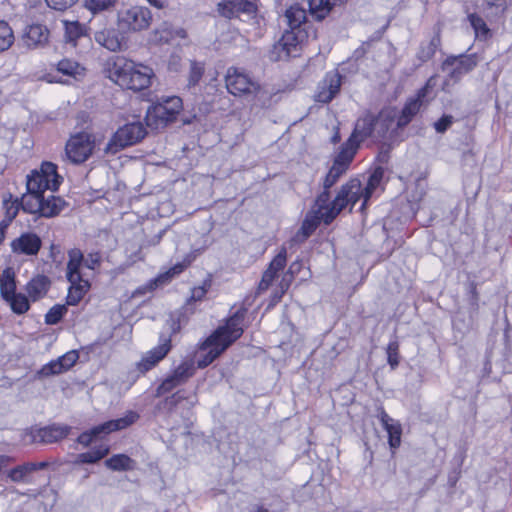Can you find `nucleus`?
<instances>
[{"label": "nucleus", "instance_id": "obj_39", "mask_svg": "<svg viewBox=\"0 0 512 512\" xmlns=\"http://www.w3.org/2000/svg\"><path fill=\"white\" fill-rule=\"evenodd\" d=\"M16 292L15 273L11 268L3 271V281L0 286V293L3 299Z\"/></svg>", "mask_w": 512, "mask_h": 512}, {"label": "nucleus", "instance_id": "obj_32", "mask_svg": "<svg viewBox=\"0 0 512 512\" xmlns=\"http://www.w3.org/2000/svg\"><path fill=\"white\" fill-rule=\"evenodd\" d=\"M329 212L330 209H328V211H325L324 214L316 213L314 211L309 212L301 225V229L303 230L304 234L310 237L321 222H324V224L326 225L332 223V221H328L326 219L327 213Z\"/></svg>", "mask_w": 512, "mask_h": 512}, {"label": "nucleus", "instance_id": "obj_28", "mask_svg": "<svg viewBox=\"0 0 512 512\" xmlns=\"http://www.w3.org/2000/svg\"><path fill=\"white\" fill-rule=\"evenodd\" d=\"M40 216L51 218L57 216L66 206V202L61 198L50 195L47 198L42 194Z\"/></svg>", "mask_w": 512, "mask_h": 512}, {"label": "nucleus", "instance_id": "obj_31", "mask_svg": "<svg viewBox=\"0 0 512 512\" xmlns=\"http://www.w3.org/2000/svg\"><path fill=\"white\" fill-rule=\"evenodd\" d=\"M65 41L76 46L78 39L86 36V27L78 21H63Z\"/></svg>", "mask_w": 512, "mask_h": 512}, {"label": "nucleus", "instance_id": "obj_47", "mask_svg": "<svg viewBox=\"0 0 512 512\" xmlns=\"http://www.w3.org/2000/svg\"><path fill=\"white\" fill-rule=\"evenodd\" d=\"M331 207L332 202H330L329 189H324L323 192L317 196L312 211L324 214V212L328 211Z\"/></svg>", "mask_w": 512, "mask_h": 512}, {"label": "nucleus", "instance_id": "obj_19", "mask_svg": "<svg viewBox=\"0 0 512 512\" xmlns=\"http://www.w3.org/2000/svg\"><path fill=\"white\" fill-rule=\"evenodd\" d=\"M256 10V5L249 0H222L218 4L219 14L228 19L238 17L240 13L252 16Z\"/></svg>", "mask_w": 512, "mask_h": 512}, {"label": "nucleus", "instance_id": "obj_37", "mask_svg": "<svg viewBox=\"0 0 512 512\" xmlns=\"http://www.w3.org/2000/svg\"><path fill=\"white\" fill-rule=\"evenodd\" d=\"M105 465L113 471H129L134 468L135 461L125 454H116L107 459Z\"/></svg>", "mask_w": 512, "mask_h": 512}, {"label": "nucleus", "instance_id": "obj_10", "mask_svg": "<svg viewBox=\"0 0 512 512\" xmlns=\"http://www.w3.org/2000/svg\"><path fill=\"white\" fill-rule=\"evenodd\" d=\"M478 64L476 54H460L458 56L451 55L447 57L442 65V71L447 73L446 83L452 81L459 82L462 77L472 71Z\"/></svg>", "mask_w": 512, "mask_h": 512}, {"label": "nucleus", "instance_id": "obj_40", "mask_svg": "<svg viewBox=\"0 0 512 512\" xmlns=\"http://www.w3.org/2000/svg\"><path fill=\"white\" fill-rule=\"evenodd\" d=\"M108 452L109 448L107 446L101 445L97 448L92 449L91 451L79 454L77 462L93 464L104 458L108 454Z\"/></svg>", "mask_w": 512, "mask_h": 512}, {"label": "nucleus", "instance_id": "obj_17", "mask_svg": "<svg viewBox=\"0 0 512 512\" xmlns=\"http://www.w3.org/2000/svg\"><path fill=\"white\" fill-rule=\"evenodd\" d=\"M172 348L171 344V336H160V343L157 347H154L150 351H148L138 362L137 368L140 372L145 373L152 368H154L161 360H163L166 355L170 352Z\"/></svg>", "mask_w": 512, "mask_h": 512}, {"label": "nucleus", "instance_id": "obj_63", "mask_svg": "<svg viewBox=\"0 0 512 512\" xmlns=\"http://www.w3.org/2000/svg\"><path fill=\"white\" fill-rule=\"evenodd\" d=\"M309 238L308 235L304 234L303 230L300 228L297 233L294 235V237L291 239L294 243H303Z\"/></svg>", "mask_w": 512, "mask_h": 512}, {"label": "nucleus", "instance_id": "obj_33", "mask_svg": "<svg viewBox=\"0 0 512 512\" xmlns=\"http://www.w3.org/2000/svg\"><path fill=\"white\" fill-rule=\"evenodd\" d=\"M441 45V37L440 32H436L435 35L428 41L422 42L419 51L417 53V58L421 62H427L430 60L436 53L437 49Z\"/></svg>", "mask_w": 512, "mask_h": 512}, {"label": "nucleus", "instance_id": "obj_12", "mask_svg": "<svg viewBox=\"0 0 512 512\" xmlns=\"http://www.w3.org/2000/svg\"><path fill=\"white\" fill-rule=\"evenodd\" d=\"M95 146L94 137L86 132L73 135L66 144V155L72 163L79 164L86 161L92 154Z\"/></svg>", "mask_w": 512, "mask_h": 512}, {"label": "nucleus", "instance_id": "obj_7", "mask_svg": "<svg viewBox=\"0 0 512 512\" xmlns=\"http://www.w3.org/2000/svg\"><path fill=\"white\" fill-rule=\"evenodd\" d=\"M360 199L364 200V187L358 178H352L341 186L326 219L333 221L348 205L354 206Z\"/></svg>", "mask_w": 512, "mask_h": 512}, {"label": "nucleus", "instance_id": "obj_11", "mask_svg": "<svg viewBox=\"0 0 512 512\" xmlns=\"http://www.w3.org/2000/svg\"><path fill=\"white\" fill-rule=\"evenodd\" d=\"M139 415L134 411H129L124 417L109 420L103 424L95 426L90 431L83 432L78 437V442L84 446H88L94 438L102 434H109L114 431L122 430L135 423Z\"/></svg>", "mask_w": 512, "mask_h": 512}, {"label": "nucleus", "instance_id": "obj_59", "mask_svg": "<svg viewBox=\"0 0 512 512\" xmlns=\"http://www.w3.org/2000/svg\"><path fill=\"white\" fill-rule=\"evenodd\" d=\"M276 277V274L272 273L269 270H265L263 273L262 279L259 283L258 290L259 291H265L269 288L271 283L273 282L274 278Z\"/></svg>", "mask_w": 512, "mask_h": 512}, {"label": "nucleus", "instance_id": "obj_50", "mask_svg": "<svg viewBox=\"0 0 512 512\" xmlns=\"http://www.w3.org/2000/svg\"><path fill=\"white\" fill-rule=\"evenodd\" d=\"M287 262V251L286 248H282L279 253L273 258L271 263L269 264V267L267 270L271 271L272 273L276 274L281 271Z\"/></svg>", "mask_w": 512, "mask_h": 512}, {"label": "nucleus", "instance_id": "obj_64", "mask_svg": "<svg viewBox=\"0 0 512 512\" xmlns=\"http://www.w3.org/2000/svg\"><path fill=\"white\" fill-rule=\"evenodd\" d=\"M11 223H12V220H10L9 218H7L5 216L4 219L0 222V236L5 237L6 230Z\"/></svg>", "mask_w": 512, "mask_h": 512}, {"label": "nucleus", "instance_id": "obj_8", "mask_svg": "<svg viewBox=\"0 0 512 512\" xmlns=\"http://www.w3.org/2000/svg\"><path fill=\"white\" fill-rule=\"evenodd\" d=\"M147 134L141 122H132L120 127L105 147L108 154H116L120 150L140 142Z\"/></svg>", "mask_w": 512, "mask_h": 512}, {"label": "nucleus", "instance_id": "obj_58", "mask_svg": "<svg viewBox=\"0 0 512 512\" xmlns=\"http://www.w3.org/2000/svg\"><path fill=\"white\" fill-rule=\"evenodd\" d=\"M100 261L101 257L99 253H90L84 258L83 264L85 267L94 270L100 265Z\"/></svg>", "mask_w": 512, "mask_h": 512}, {"label": "nucleus", "instance_id": "obj_20", "mask_svg": "<svg viewBox=\"0 0 512 512\" xmlns=\"http://www.w3.org/2000/svg\"><path fill=\"white\" fill-rule=\"evenodd\" d=\"M78 358V352L76 350H71L58 359L44 365L39 373L44 377L60 374L71 368L76 363Z\"/></svg>", "mask_w": 512, "mask_h": 512}, {"label": "nucleus", "instance_id": "obj_34", "mask_svg": "<svg viewBox=\"0 0 512 512\" xmlns=\"http://www.w3.org/2000/svg\"><path fill=\"white\" fill-rule=\"evenodd\" d=\"M307 13L299 5H293L286 10L285 19L291 30H296L306 21Z\"/></svg>", "mask_w": 512, "mask_h": 512}, {"label": "nucleus", "instance_id": "obj_25", "mask_svg": "<svg viewBox=\"0 0 512 512\" xmlns=\"http://www.w3.org/2000/svg\"><path fill=\"white\" fill-rule=\"evenodd\" d=\"M358 148V143L353 142L352 139H348L341 146L340 152L335 157L333 164L347 171Z\"/></svg>", "mask_w": 512, "mask_h": 512}, {"label": "nucleus", "instance_id": "obj_13", "mask_svg": "<svg viewBox=\"0 0 512 512\" xmlns=\"http://www.w3.org/2000/svg\"><path fill=\"white\" fill-rule=\"evenodd\" d=\"M94 39L100 46L111 52H120L127 47L128 38L124 30L117 28H104L95 32Z\"/></svg>", "mask_w": 512, "mask_h": 512}, {"label": "nucleus", "instance_id": "obj_44", "mask_svg": "<svg viewBox=\"0 0 512 512\" xmlns=\"http://www.w3.org/2000/svg\"><path fill=\"white\" fill-rule=\"evenodd\" d=\"M14 42V34L8 23L0 21V51L7 50Z\"/></svg>", "mask_w": 512, "mask_h": 512}, {"label": "nucleus", "instance_id": "obj_54", "mask_svg": "<svg viewBox=\"0 0 512 512\" xmlns=\"http://www.w3.org/2000/svg\"><path fill=\"white\" fill-rule=\"evenodd\" d=\"M47 5L57 11H65L72 7L77 0H45Z\"/></svg>", "mask_w": 512, "mask_h": 512}, {"label": "nucleus", "instance_id": "obj_15", "mask_svg": "<svg viewBox=\"0 0 512 512\" xmlns=\"http://www.w3.org/2000/svg\"><path fill=\"white\" fill-rule=\"evenodd\" d=\"M300 52V43L294 30L286 31L271 52L274 61L287 60L296 57Z\"/></svg>", "mask_w": 512, "mask_h": 512}, {"label": "nucleus", "instance_id": "obj_60", "mask_svg": "<svg viewBox=\"0 0 512 512\" xmlns=\"http://www.w3.org/2000/svg\"><path fill=\"white\" fill-rule=\"evenodd\" d=\"M434 84H435V78L434 77L429 78L426 85L418 91V93H417L418 97L425 99L428 95L430 88H432L434 86Z\"/></svg>", "mask_w": 512, "mask_h": 512}, {"label": "nucleus", "instance_id": "obj_27", "mask_svg": "<svg viewBox=\"0 0 512 512\" xmlns=\"http://www.w3.org/2000/svg\"><path fill=\"white\" fill-rule=\"evenodd\" d=\"M69 261L67 263V279L70 283L82 281L80 266L83 263L84 255L80 249H71L68 253Z\"/></svg>", "mask_w": 512, "mask_h": 512}, {"label": "nucleus", "instance_id": "obj_9", "mask_svg": "<svg viewBox=\"0 0 512 512\" xmlns=\"http://www.w3.org/2000/svg\"><path fill=\"white\" fill-rule=\"evenodd\" d=\"M196 373V366L193 359H185L163 379L156 389V396L160 397L184 385Z\"/></svg>", "mask_w": 512, "mask_h": 512}, {"label": "nucleus", "instance_id": "obj_51", "mask_svg": "<svg viewBox=\"0 0 512 512\" xmlns=\"http://www.w3.org/2000/svg\"><path fill=\"white\" fill-rule=\"evenodd\" d=\"M204 73V67L196 61H192L190 64L189 72V86H195L199 83Z\"/></svg>", "mask_w": 512, "mask_h": 512}, {"label": "nucleus", "instance_id": "obj_55", "mask_svg": "<svg viewBox=\"0 0 512 512\" xmlns=\"http://www.w3.org/2000/svg\"><path fill=\"white\" fill-rule=\"evenodd\" d=\"M454 117L452 115H443L434 123V128L438 133H444L453 124Z\"/></svg>", "mask_w": 512, "mask_h": 512}, {"label": "nucleus", "instance_id": "obj_57", "mask_svg": "<svg viewBox=\"0 0 512 512\" xmlns=\"http://www.w3.org/2000/svg\"><path fill=\"white\" fill-rule=\"evenodd\" d=\"M387 356H388V363L394 369L399 363V361H398V344L397 343L392 342L388 345Z\"/></svg>", "mask_w": 512, "mask_h": 512}, {"label": "nucleus", "instance_id": "obj_62", "mask_svg": "<svg viewBox=\"0 0 512 512\" xmlns=\"http://www.w3.org/2000/svg\"><path fill=\"white\" fill-rule=\"evenodd\" d=\"M206 294V290L203 287H196L192 290L191 298L195 301L201 300Z\"/></svg>", "mask_w": 512, "mask_h": 512}, {"label": "nucleus", "instance_id": "obj_61", "mask_svg": "<svg viewBox=\"0 0 512 512\" xmlns=\"http://www.w3.org/2000/svg\"><path fill=\"white\" fill-rule=\"evenodd\" d=\"M379 419H380V421H381V423H382L384 428L389 427V426L397 423V421L392 419L383 409L379 413Z\"/></svg>", "mask_w": 512, "mask_h": 512}, {"label": "nucleus", "instance_id": "obj_41", "mask_svg": "<svg viewBox=\"0 0 512 512\" xmlns=\"http://www.w3.org/2000/svg\"><path fill=\"white\" fill-rule=\"evenodd\" d=\"M117 4L118 0H84V6L93 14L110 11Z\"/></svg>", "mask_w": 512, "mask_h": 512}, {"label": "nucleus", "instance_id": "obj_35", "mask_svg": "<svg viewBox=\"0 0 512 512\" xmlns=\"http://www.w3.org/2000/svg\"><path fill=\"white\" fill-rule=\"evenodd\" d=\"M89 286L88 281L83 279L82 281H75L74 283H71L66 297L67 305H77L88 291Z\"/></svg>", "mask_w": 512, "mask_h": 512}, {"label": "nucleus", "instance_id": "obj_4", "mask_svg": "<svg viewBox=\"0 0 512 512\" xmlns=\"http://www.w3.org/2000/svg\"><path fill=\"white\" fill-rule=\"evenodd\" d=\"M225 83L228 91L235 96H253L255 105L261 107L269 103V93L237 68L230 67L227 70Z\"/></svg>", "mask_w": 512, "mask_h": 512}, {"label": "nucleus", "instance_id": "obj_43", "mask_svg": "<svg viewBox=\"0 0 512 512\" xmlns=\"http://www.w3.org/2000/svg\"><path fill=\"white\" fill-rule=\"evenodd\" d=\"M468 18L476 36L486 39L489 36L490 30L483 18L477 14H470Z\"/></svg>", "mask_w": 512, "mask_h": 512}, {"label": "nucleus", "instance_id": "obj_49", "mask_svg": "<svg viewBox=\"0 0 512 512\" xmlns=\"http://www.w3.org/2000/svg\"><path fill=\"white\" fill-rule=\"evenodd\" d=\"M346 171L339 166L332 165L323 181V189H330Z\"/></svg>", "mask_w": 512, "mask_h": 512}, {"label": "nucleus", "instance_id": "obj_48", "mask_svg": "<svg viewBox=\"0 0 512 512\" xmlns=\"http://www.w3.org/2000/svg\"><path fill=\"white\" fill-rule=\"evenodd\" d=\"M32 472V466H26L23 464L10 470L8 476L13 482H27V476Z\"/></svg>", "mask_w": 512, "mask_h": 512}, {"label": "nucleus", "instance_id": "obj_45", "mask_svg": "<svg viewBox=\"0 0 512 512\" xmlns=\"http://www.w3.org/2000/svg\"><path fill=\"white\" fill-rule=\"evenodd\" d=\"M68 309L65 305H54L45 315V323L48 325H55L60 322L63 316L67 313Z\"/></svg>", "mask_w": 512, "mask_h": 512}, {"label": "nucleus", "instance_id": "obj_38", "mask_svg": "<svg viewBox=\"0 0 512 512\" xmlns=\"http://www.w3.org/2000/svg\"><path fill=\"white\" fill-rule=\"evenodd\" d=\"M4 300L9 303L12 311L16 314H24L30 309L29 300L24 294L15 292Z\"/></svg>", "mask_w": 512, "mask_h": 512}, {"label": "nucleus", "instance_id": "obj_53", "mask_svg": "<svg viewBox=\"0 0 512 512\" xmlns=\"http://www.w3.org/2000/svg\"><path fill=\"white\" fill-rule=\"evenodd\" d=\"M188 265H189V262L175 264L169 271H167L165 274L161 275L158 278V281L163 283L167 280H170L175 275L180 274Z\"/></svg>", "mask_w": 512, "mask_h": 512}, {"label": "nucleus", "instance_id": "obj_21", "mask_svg": "<svg viewBox=\"0 0 512 512\" xmlns=\"http://www.w3.org/2000/svg\"><path fill=\"white\" fill-rule=\"evenodd\" d=\"M376 116L367 111L363 116L357 119L353 132L348 139H352L353 142L360 143L371 137L375 131Z\"/></svg>", "mask_w": 512, "mask_h": 512}, {"label": "nucleus", "instance_id": "obj_2", "mask_svg": "<svg viewBox=\"0 0 512 512\" xmlns=\"http://www.w3.org/2000/svg\"><path fill=\"white\" fill-rule=\"evenodd\" d=\"M61 179L55 164L42 163L39 171L35 170L27 177V194L23 195L20 203L23 211L40 216L42 194L46 190L56 191Z\"/></svg>", "mask_w": 512, "mask_h": 512}, {"label": "nucleus", "instance_id": "obj_36", "mask_svg": "<svg viewBox=\"0 0 512 512\" xmlns=\"http://www.w3.org/2000/svg\"><path fill=\"white\" fill-rule=\"evenodd\" d=\"M334 4L335 0H308L310 14L317 20L324 19Z\"/></svg>", "mask_w": 512, "mask_h": 512}, {"label": "nucleus", "instance_id": "obj_30", "mask_svg": "<svg viewBox=\"0 0 512 512\" xmlns=\"http://www.w3.org/2000/svg\"><path fill=\"white\" fill-rule=\"evenodd\" d=\"M383 176H384V169L380 166L375 168L374 171L369 176L367 184L364 187V202L362 203V205L360 207L361 212L365 211L366 205H367L369 199L372 197L375 190L379 187V185L383 179Z\"/></svg>", "mask_w": 512, "mask_h": 512}, {"label": "nucleus", "instance_id": "obj_23", "mask_svg": "<svg viewBox=\"0 0 512 512\" xmlns=\"http://www.w3.org/2000/svg\"><path fill=\"white\" fill-rule=\"evenodd\" d=\"M49 38V30L41 24H33L26 28L23 41L29 48H37L45 45Z\"/></svg>", "mask_w": 512, "mask_h": 512}, {"label": "nucleus", "instance_id": "obj_3", "mask_svg": "<svg viewBox=\"0 0 512 512\" xmlns=\"http://www.w3.org/2000/svg\"><path fill=\"white\" fill-rule=\"evenodd\" d=\"M109 79L124 89L140 91L151 84L152 70L146 66L137 65L123 57H116L107 63Z\"/></svg>", "mask_w": 512, "mask_h": 512}, {"label": "nucleus", "instance_id": "obj_26", "mask_svg": "<svg viewBox=\"0 0 512 512\" xmlns=\"http://www.w3.org/2000/svg\"><path fill=\"white\" fill-rule=\"evenodd\" d=\"M50 280L47 276L37 275L32 278L26 285V291L32 301L44 297L50 287Z\"/></svg>", "mask_w": 512, "mask_h": 512}, {"label": "nucleus", "instance_id": "obj_1", "mask_svg": "<svg viewBox=\"0 0 512 512\" xmlns=\"http://www.w3.org/2000/svg\"><path fill=\"white\" fill-rule=\"evenodd\" d=\"M246 314L245 309L236 311L224 326L217 328L200 346L206 352L197 361L198 368H205L219 357L233 342L243 334L242 324Z\"/></svg>", "mask_w": 512, "mask_h": 512}, {"label": "nucleus", "instance_id": "obj_29", "mask_svg": "<svg viewBox=\"0 0 512 512\" xmlns=\"http://www.w3.org/2000/svg\"><path fill=\"white\" fill-rule=\"evenodd\" d=\"M424 99L416 98L410 99L402 109L400 116L397 119V127L403 128L410 123L412 118L419 112Z\"/></svg>", "mask_w": 512, "mask_h": 512}, {"label": "nucleus", "instance_id": "obj_52", "mask_svg": "<svg viewBox=\"0 0 512 512\" xmlns=\"http://www.w3.org/2000/svg\"><path fill=\"white\" fill-rule=\"evenodd\" d=\"M79 68L80 66L77 62L69 59L61 60L57 66L59 72L69 76L76 74Z\"/></svg>", "mask_w": 512, "mask_h": 512}, {"label": "nucleus", "instance_id": "obj_22", "mask_svg": "<svg viewBox=\"0 0 512 512\" xmlns=\"http://www.w3.org/2000/svg\"><path fill=\"white\" fill-rule=\"evenodd\" d=\"M186 402L187 408H192L197 403L196 395L185 396L183 391H177L171 396L166 397L157 405L158 410L164 411L168 416H171L177 409L178 405Z\"/></svg>", "mask_w": 512, "mask_h": 512}, {"label": "nucleus", "instance_id": "obj_16", "mask_svg": "<svg viewBox=\"0 0 512 512\" xmlns=\"http://www.w3.org/2000/svg\"><path fill=\"white\" fill-rule=\"evenodd\" d=\"M172 348L171 344V336H160V343L157 347H154L150 351H148L138 362L137 368L140 372L145 373L152 368H154L161 360H163L166 355L170 352Z\"/></svg>", "mask_w": 512, "mask_h": 512}, {"label": "nucleus", "instance_id": "obj_56", "mask_svg": "<svg viewBox=\"0 0 512 512\" xmlns=\"http://www.w3.org/2000/svg\"><path fill=\"white\" fill-rule=\"evenodd\" d=\"M20 206L17 199L15 201L4 200L5 216L13 221L18 214Z\"/></svg>", "mask_w": 512, "mask_h": 512}, {"label": "nucleus", "instance_id": "obj_5", "mask_svg": "<svg viewBox=\"0 0 512 512\" xmlns=\"http://www.w3.org/2000/svg\"><path fill=\"white\" fill-rule=\"evenodd\" d=\"M181 109V98L177 96L162 98L148 108L145 116L146 125L152 130L164 129L176 120Z\"/></svg>", "mask_w": 512, "mask_h": 512}, {"label": "nucleus", "instance_id": "obj_14", "mask_svg": "<svg viewBox=\"0 0 512 512\" xmlns=\"http://www.w3.org/2000/svg\"><path fill=\"white\" fill-rule=\"evenodd\" d=\"M342 85V76L338 71L326 73L317 87L315 101L323 104L330 103L340 92Z\"/></svg>", "mask_w": 512, "mask_h": 512}, {"label": "nucleus", "instance_id": "obj_24", "mask_svg": "<svg viewBox=\"0 0 512 512\" xmlns=\"http://www.w3.org/2000/svg\"><path fill=\"white\" fill-rule=\"evenodd\" d=\"M70 427L63 425H50L40 428L36 434L35 439L43 444H51L58 442L65 438L69 433Z\"/></svg>", "mask_w": 512, "mask_h": 512}, {"label": "nucleus", "instance_id": "obj_46", "mask_svg": "<svg viewBox=\"0 0 512 512\" xmlns=\"http://www.w3.org/2000/svg\"><path fill=\"white\" fill-rule=\"evenodd\" d=\"M388 433V442L391 449H396L401 444L402 428L399 422L384 428Z\"/></svg>", "mask_w": 512, "mask_h": 512}, {"label": "nucleus", "instance_id": "obj_18", "mask_svg": "<svg viewBox=\"0 0 512 512\" xmlns=\"http://www.w3.org/2000/svg\"><path fill=\"white\" fill-rule=\"evenodd\" d=\"M42 246L41 238L32 232L22 233L15 238L11 244V250L18 255L34 256L37 255Z\"/></svg>", "mask_w": 512, "mask_h": 512}, {"label": "nucleus", "instance_id": "obj_6", "mask_svg": "<svg viewBox=\"0 0 512 512\" xmlns=\"http://www.w3.org/2000/svg\"><path fill=\"white\" fill-rule=\"evenodd\" d=\"M151 11L144 6H131L117 12L116 25L126 34L147 30L152 22Z\"/></svg>", "mask_w": 512, "mask_h": 512}, {"label": "nucleus", "instance_id": "obj_42", "mask_svg": "<svg viewBox=\"0 0 512 512\" xmlns=\"http://www.w3.org/2000/svg\"><path fill=\"white\" fill-rule=\"evenodd\" d=\"M393 122L394 115H392L391 112L381 111L378 116H376L375 121V131L377 132L378 136L384 137Z\"/></svg>", "mask_w": 512, "mask_h": 512}]
</instances>
